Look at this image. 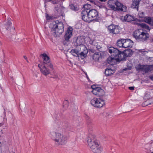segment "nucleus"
I'll return each instance as SVG.
<instances>
[{"label":"nucleus","mask_w":153,"mask_h":153,"mask_svg":"<svg viewBox=\"0 0 153 153\" xmlns=\"http://www.w3.org/2000/svg\"><path fill=\"white\" fill-rule=\"evenodd\" d=\"M139 25L142 28L146 30L143 29L136 30L133 33V37L138 42H146L150 37V35L148 32L150 31L151 28L145 23L139 24Z\"/></svg>","instance_id":"1"},{"label":"nucleus","mask_w":153,"mask_h":153,"mask_svg":"<svg viewBox=\"0 0 153 153\" xmlns=\"http://www.w3.org/2000/svg\"><path fill=\"white\" fill-rule=\"evenodd\" d=\"M108 52L110 53L111 56H109L107 59L108 62L111 65L114 64V63L115 61L119 62L121 61L122 56V51L116 48L113 47L108 46Z\"/></svg>","instance_id":"2"},{"label":"nucleus","mask_w":153,"mask_h":153,"mask_svg":"<svg viewBox=\"0 0 153 153\" xmlns=\"http://www.w3.org/2000/svg\"><path fill=\"white\" fill-rule=\"evenodd\" d=\"M51 138L58 145H64L67 142V137L59 133L53 131L50 134Z\"/></svg>","instance_id":"3"},{"label":"nucleus","mask_w":153,"mask_h":153,"mask_svg":"<svg viewBox=\"0 0 153 153\" xmlns=\"http://www.w3.org/2000/svg\"><path fill=\"white\" fill-rule=\"evenodd\" d=\"M108 7L110 10L114 11H126V7L118 1H114L113 0H109L108 1Z\"/></svg>","instance_id":"4"},{"label":"nucleus","mask_w":153,"mask_h":153,"mask_svg":"<svg viewBox=\"0 0 153 153\" xmlns=\"http://www.w3.org/2000/svg\"><path fill=\"white\" fill-rule=\"evenodd\" d=\"M50 25L52 27L51 30L54 31L55 34H61L64 32V26L62 22L57 20L53 21Z\"/></svg>","instance_id":"5"},{"label":"nucleus","mask_w":153,"mask_h":153,"mask_svg":"<svg viewBox=\"0 0 153 153\" xmlns=\"http://www.w3.org/2000/svg\"><path fill=\"white\" fill-rule=\"evenodd\" d=\"M91 7V5L89 4H85L83 6V8H84V10H83L81 13L82 19L85 22H90V16H89V13L88 9V7Z\"/></svg>","instance_id":"6"},{"label":"nucleus","mask_w":153,"mask_h":153,"mask_svg":"<svg viewBox=\"0 0 153 153\" xmlns=\"http://www.w3.org/2000/svg\"><path fill=\"white\" fill-rule=\"evenodd\" d=\"M91 105L96 108H101L105 105L104 101L100 98L94 97L91 101Z\"/></svg>","instance_id":"7"},{"label":"nucleus","mask_w":153,"mask_h":153,"mask_svg":"<svg viewBox=\"0 0 153 153\" xmlns=\"http://www.w3.org/2000/svg\"><path fill=\"white\" fill-rule=\"evenodd\" d=\"M88 11L90 22L92 21L98 22L99 19L98 12L95 9L90 10L88 9Z\"/></svg>","instance_id":"8"},{"label":"nucleus","mask_w":153,"mask_h":153,"mask_svg":"<svg viewBox=\"0 0 153 153\" xmlns=\"http://www.w3.org/2000/svg\"><path fill=\"white\" fill-rule=\"evenodd\" d=\"M40 56L43 57V62L42 65H48L49 68H51V70H53L54 69L53 65L51 62L49 57L45 53L41 54Z\"/></svg>","instance_id":"9"},{"label":"nucleus","mask_w":153,"mask_h":153,"mask_svg":"<svg viewBox=\"0 0 153 153\" xmlns=\"http://www.w3.org/2000/svg\"><path fill=\"white\" fill-rule=\"evenodd\" d=\"M153 65H138L136 68L137 70L141 71L145 73H148L153 70Z\"/></svg>","instance_id":"10"},{"label":"nucleus","mask_w":153,"mask_h":153,"mask_svg":"<svg viewBox=\"0 0 153 153\" xmlns=\"http://www.w3.org/2000/svg\"><path fill=\"white\" fill-rule=\"evenodd\" d=\"M119 27L118 25L111 24L108 26L107 29L109 33L116 34L119 33L120 32Z\"/></svg>","instance_id":"11"},{"label":"nucleus","mask_w":153,"mask_h":153,"mask_svg":"<svg viewBox=\"0 0 153 153\" xmlns=\"http://www.w3.org/2000/svg\"><path fill=\"white\" fill-rule=\"evenodd\" d=\"M89 146L94 153H101L102 151V148L98 142L92 145L90 144Z\"/></svg>","instance_id":"12"},{"label":"nucleus","mask_w":153,"mask_h":153,"mask_svg":"<svg viewBox=\"0 0 153 153\" xmlns=\"http://www.w3.org/2000/svg\"><path fill=\"white\" fill-rule=\"evenodd\" d=\"M38 66L40 69V71L43 75L46 76L50 74V70L47 68L49 67L48 65L39 64Z\"/></svg>","instance_id":"13"},{"label":"nucleus","mask_w":153,"mask_h":153,"mask_svg":"<svg viewBox=\"0 0 153 153\" xmlns=\"http://www.w3.org/2000/svg\"><path fill=\"white\" fill-rule=\"evenodd\" d=\"M93 86H92V88L93 90L92 92L93 93L99 97L103 96L105 94V92L100 87H96L94 88L93 87Z\"/></svg>","instance_id":"14"},{"label":"nucleus","mask_w":153,"mask_h":153,"mask_svg":"<svg viewBox=\"0 0 153 153\" xmlns=\"http://www.w3.org/2000/svg\"><path fill=\"white\" fill-rule=\"evenodd\" d=\"M134 53V51L130 49H125L122 51V57L121 60H126V59L128 57H131Z\"/></svg>","instance_id":"15"},{"label":"nucleus","mask_w":153,"mask_h":153,"mask_svg":"<svg viewBox=\"0 0 153 153\" xmlns=\"http://www.w3.org/2000/svg\"><path fill=\"white\" fill-rule=\"evenodd\" d=\"M87 142L88 146H90V144L92 145L98 142L95 135L93 133H90L88 134L87 138Z\"/></svg>","instance_id":"16"},{"label":"nucleus","mask_w":153,"mask_h":153,"mask_svg":"<svg viewBox=\"0 0 153 153\" xmlns=\"http://www.w3.org/2000/svg\"><path fill=\"white\" fill-rule=\"evenodd\" d=\"M73 28L72 27L69 26L68 28L67 31L65 32V34L64 36L65 41L68 42L69 39L72 36Z\"/></svg>","instance_id":"17"},{"label":"nucleus","mask_w":153,"mask_h":153,"mask_svg":"<svg viewBox=\"0 0 153 153\" xmlns=\"http://www.w3.org/2000/svg\"><path fill=\"white\" fill-rule=\"evenodd\" d=\"M124 42L123 48H130L132 47L133 42L131 39H123Z\"/></svg>","instance_id":"18"},{"label":"nucleus","mask_w":153,"mask_h":153,"mask_svg":"<svg viewBox=\"0 0 153 153\" xmlns=\"http://www.w3.org/2000/svg\"><path fill=\"white\" fill-rule=\"evenodd\" d=\"M140 17L141 18V19H138L139 22H146L149 24H151V22L152 19L151 18L150 16H140Z\"/></svg>","instance_id":"19"},{"label":"nucleus","mask_w":153,"mask_h":153,"mask_svg":"<svg viewBox=\"0 0 153 153\" xmlns=\"http://www.w3.org/2000/svg\"><path fill=\"white\" fill-rule=\"evenodd\" d=\"M85 39V36H78L76 40V44L84 45Z\"/></svg>","instance_id":"20"},{"label":"nucleus","mask_w":153,"mask_h":153,"mask_svg":"<svg viewBox=\"0 0 153 153\" xmlns=\"http://www.w3.org/2000/svg\"><path fill=\"white\" fill-rule=\"evenodd\" d=\"M138 19L136 18H135L134 16L129 15L127 14L124 17V21L127 22H130L132 21H135L136 20L138 21Z\"/></svg>","instance_id":"21"},{"label":"nucleus","mask_w":153,"mask_h":153,"mask_svg":"<svg viewBox=\"0 0 153 153\" xmlns=\"http://www.w3.org/2000/svg\"><path fill=\"white\" fill-rule=\"evenodd\" d=\"M141 1V0H132V3L131 7L134 8H137L138 10L140 2Z\"/></svg>","instance_id":"22"},{"label":"nucleus","mask_w":153,"mask_h":153,"mask_svg":"<svg viewBox=\"0 0 153 153\" xmlns=\"http://www.w3.org/2000/svg\"><path fill=\"white\" fill-rule=\"evenodd\" d=\"M114 73L111 68H107L105 70V74L107 76H111Z\"/></svg>","instance_id":"23"},{"label":"nucleus","mask_w":153,"mask_h":153,"mask_svg":"<svg viewBox=\"0 0 153 153\" xmlns=\"http://www.w3.org/2000/svg\"><path fill=\"white\" fill-rule=\"evenodd\" d=\"M76 48L75 49L76 51H78V53L79 54V53L80 51H82V50L85 48V46L83 45H78L76 44Z\"/></svg>","instance_id":"24"},{"label":"nucleus","mask_w":153,"mask_h":153,"mask_svg":"<svg viewBox=\"0 0 153 153\" xmlns=\"http://www.w3.org/2000/svg\"><path fill=\"white\" fill-rule=\"evenodd\" d=\"M124 42L123 39L118 40L117 42V45L119 48L123 47Z\"/></svg>","instance_id":"25"},{"label":"nucleus","mask_w":153,"mask_h":153,"mask_svg":"<svg viewBox=\"0 0 153 153\" xmlns=\"http://www.w3.org/2000/svg\"><path fill=\"white\" fill-rule=\"evenodd\" d=\"M71 54L74 56L76 57H79V54L78 53V51H76L75 49H72L70 51Z\"/></svg>","instance_id":"26"},{"label":"nucleus","mask_w":153,"mask_h":153,"mask_svg":"<svg viewBox=\"0 0 153 153\" xmlns=\"http://www.w3.org/2000/svg\"><path fill=\"white\" fill-rule=\"evenodd\" d=\"M100 58V55L98 54H94L92 56L93 59L94 61H97L99 60Z\"/></svg>","instance_id":"27"},{"label":"nucleus","mask_w":153,"mask_h":153,"mask_svg":"<svg viewBox=\"0 0 153 153\" xmlns=\"http://www.w3.org/2000/svg\"><path fill=\"white\" fill-rule=\"evenodd\" d=\"M63 106L66 109L68 106V102L67 100H65L63 102Z\"/></svg>","instance_id":"28"},{"label":"nucleus","mask_w":153,"mask_h":153,"mask_svg":"<svg viewBox=\"0 0 153 153\" xmlns=\"http://www.w3.org/2000/svg\"><path fill=\"white\" fill-rule=\"evenodd\" d=\"M70 8L72 10L75 11L79 10L77 6H75L73 4H72L70 5Z\"/></svg>","instance_id":"29"},{"label":"nucleus","mask_w":153,"mask_h":153,"mask_svg":"<svg viewBox=\"0 0 153 153\" xmlns=\"http://www.w3.org/2000/svg\"><path fill=\"white\" fill-rule=\"evenodd\" d=\"M11 24L12 23L10 21H9L7 22L6 25V28L7 30H8L9 29Z\"/></svg>","instance_id":"30"},{"label":"nucleus","mask_w":153,"mask_h":153,"mask_svg":"<svg viewBox=\"0 0 153 153\" xmlns=\"http://www.w3.org/2000/svg\"><path fill=\"white\" fill-rule=\"evenodd\" d=\"M82 52H83V53L85 54L86 55H87V54L88 53V50L85 46V48H84L82 50Z\"/></svg>","instance_id":"31"},{"label":"nucleus","mask_w":153,"mask_h":153,"mask_svg":"<svg viewBox=\"0 0 153 153\" xmlns=\"http://www.w3.org/2000/svg\"><path fill=\"white\" fill-rule=\"evenodd\" d=\"M80 56L81 57H83V58L86 57L87 55H86L83 52L81 51V53H79V56Z\"/></svg>","instance_id":"32"},{"label":"nucleus","mask_w":153,"mask_h":153,"mask_svg":"<svg viewBox=\"0 0 153 153\" xmlns=\"http://www.w3.org/2000/svg\"><path fill=\"white\" fill-rule=\"evenodd\" d=\"M89 43L90 44L92 45L95 46V45L94 44V41L92 39H90V40L89 41Z\"/></svg>","instance_id":"33"},{"label":"nucleus","mask_w":153,"mask_h":153,"mask_svg":"<svg viewBox=\"0 0 153 153\" xmlns=\"http://www.w3.org/2000/svg\"><path fill=\"white\" fill-rule=\"evenodd\" d=\"M146 102H148V104H147L146 105H150V104L153 103V101H151V100H150V99L147 101Z\"/></svg>","instance_id":"34"},{"label":"nucleus","mask_w":153,"mask_h":153,"mask_svg":"<svg viewBox=\"0 0 153 153\" xmlns=\"http://www.w3.org/2000/svg\"><path fill=\"white\" fill-rule=\"evenodd\" d=\"M96 49H89V52H91L92 53H94L95 52V51H96Z\"/></svg>","instance_id":"35"},{"label":"nucleus","mask_w":153,"mask_h":153,"mask_svg":"<svg viewBox=\"0 0 153 153\" xmlns=\"http://www.w3.org/2000/svg\"><path fill=\"white\" fill-rule=\"evenodd\" d=\"M140 16H144V13L143 12H141V13H140L139 14H138V16H139V18H141L140 17Z\"/></svg>","instance_id":"36"},{"label":"nucleus","mask_w":153,"mask_h":153,"mask_svg":"<svg viewBox=\"0 0 153 153\" xmlns=\"http://www.w3.org/2000/svg\"><path fill=\"white\" fill-rule=\"evenodd\" d=\"M95 47H96V50H99L101 48L100 45H96Z\"/></svg>","instance_id":"37"},{"label":"nucleus","mask_w":153,"mask_h":153,"mask_svg":"<svg viewBox=\"0 0 153 153\" xmlns=\"http://www.w3.org/2000/svg\"><path fill=\"white\" fill-rule=\"evenodd\" d=\"M128 89L130 90H133L134 89V87L133 86L129 87Z\"/></svg>","instance_id":"38"},{"label":"nucleus","mask_w":153,"mask_h":153,"mask_svg":"<svg viewBox=\"0 0 153 153\" xmlns=\"http://www.w3.org/2000/svg\"><path fill=\"white\" fill-rule=\"evenodd\" d=\"M46 18L48 20H50L51 19V17L48 16V14H47Z\"/></svg>","instance_id":"39"},{"label":"nucleus","mask_w":153,"mask_h":153,"mask_svg":"<svg viewBox=\"0 0 153 153\" xmlns=\"http://www.w3.org/2000/svg\"><path fill=\"white\" fill-rule=\"evenodd\" d=\"M149 78L152 80L153 81V75L149 76Z\"/></svg>","instance_id":"40"},{"label":"nucleus","mask_w":153,"mask_h":153,"mask_svg":"<svg viewBox=\"0 0 153 153\" xmlns=\"http://www.w3.org/2000/svg\"><path fill=\"white\" fill-rule=\"evenodd\" d=\"M139 51L140 52H145V51H143V50H139Z\"/></svg>","instance_id":"41"},{"label":"nucleus","mask_w":153,"mask_h":153,"mask_svg":"<svg viewBox=\"0 0 153 153\" xmlns=\"http://www.w3.org/2000/svg\"><path fill=\"white\" fill-rule=\"evenodd\" d=\"M23 57L25 60H27V57L25 56H24Z\"/></svg>","instance_id":"42"},{"label":"nucleus","mask_w":153,"mask_h":153,"mask_svg":"<svg viewBox=\"0 0 153 153\" xmlns=\"http://www.w3.org/2000/svg\"><path fill=\"white\" fill-rule=\"evenodd\" d=\"M99 52H97L96 51H95V52L94 53V54H99Z\"/></svg>","instance_id":"43"},{"label":"nucleus","mask_w":153,"mask_h":153,"mask_svg":"<svg viewBox=\"0 0 153 153\" xmlns=\"http://www.w3.org/2000/svg\"><path fill=\"white\" fill-rule=\"evenodd\" d=\"M128 68H125L123 69V70L124 71H127V70H128Z\"/></svg>","instance_id":"44"},{"label":"nucleus","mask_w":153,"mask_h":153,"mask_svg":"<svg viewBox=\"0 0 153 153\" xmlns=\"http://www.w3.org/2000/svg\"><path fill=\"white\" fill-rule=\"evenodd\" d=\"M45 1L47 2H50L52 1V0H45Z\"/></svg>","instance_id":"45"},{"label":"nucleus","mask_w":153,"mask_h":153,"mask_svg":"<svg viewBox=\"0 0 153 153\" xmlns=\"http://www.w3.org/2000/svg\"><path fill=\"white\" fill-rule=\"evenodd\" d=\"M151 25L152 26H153V19H152V20L151 24Z\"/></svg>","instance_id":"46"},{"label":"nucleus","mask_w":153,"mask_h":153,"mask_svg":"<svg viewBox=\"0 0 153 153\" xmlns=\"http://www.w3.org/2000/svg\"><path fill=\"white\" fill-rule=\"evenodd\" d=\"M52 3H53V4H56V3H57L56 2H55L54 1H52Z\"/></svg>","instance_id":"47"},{"label":"nucleus","mask_w":153,"mask_h":153,"mask_svg":"<svg viewBox=\"0 0 153 153\" xmlns=\"http://www.w3.org/2000/svg\"><path fill=\"white\" fill-rule=\"evenodd\" d=\"M86 77H87V79H89V78H88V75H87V74H86Z\"/></svg>","instance_id":"48"},{"label":"nucleus","mask_w":153,"mask_h":153,"mask_svg":"<svg viewBox=\"0 0 153 153\" xmlns=\"http://www.w3.org/2000/svg\"><path fill=\"white\" fill-rule=\"evenodd\" d=\"M26 60V61H27V62H29L28 61V60L27 59V60Z\"/></svg>","instance_id":"49"},{"label":"nucleus","mask_w":153,"mask_h":153,"mask_svg":"<svg viewBox=\"0 0 153 153\" xmlns=\"http://www.w3.org/2000/svg\"><path fill=\"white\" fill-rule=\"evenodd\" d=\"M153 153V152H152V153Z\"/></svg>","instance_id":"50"},{"label":"nucleus","mask_w":153,"mask_h":153,"mask_svg":"<svg viewBox=\"0 0 153 153\" xmlns=\"http://www.w3.org/2000/svg\"><path fill=\"white\" fill-rule=\"evenodd\" d=\"M152 41L153 42V40H152Z\"/></svg>","instance_id":"51"}]
</instances>
